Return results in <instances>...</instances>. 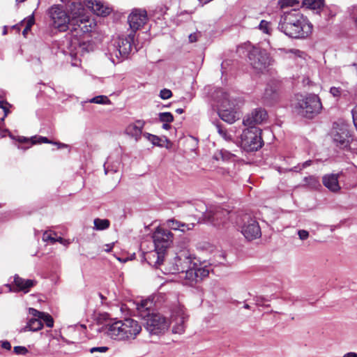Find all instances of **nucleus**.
I'll list each match as a JSON object with an SVG mask.
<instances>
[{"label":"nucleus","mask_w":357,"mask_h":357,"mask_svg":"<svg viewBox=\"0 0 357 357\" xmlns=\"http://www.w3.org/2000/svg\"><path fill=\"white\" fill-rule=\"evenodd\" d=\"M50 26L60 32L70 30L68 49L70 54L77 56L89 52L90 45L84 40V36L95 26L93 20L86 15L84 6L79 1H73L68 11L61 5H53L47 10Z\"/></svg>","instance_id":"nucleus-1"},{"label":"nucleus","mask_w":357,"mask_h":357,"mask_svg":"<svg viewBox=\"0 0 357 357\" xmlns=\"http://www.w3.org/2000/svg\"><path fill=\"white\" fill-rule=\"evenodd\" d=\"M278 29L293 38H305L312 32L313 26L299 10L291 9L281 17Z\"/></svg>","instance_id":"nucleus-2"},{"label":"nucleus","mask_w":357,"mask_h":357,"mask_svg":"<svg viewBox=\"0 0 357 357\" xmlns=\"http://www.w3.org/2000/svg\"><path fill=\"white\" fill-rule=\"evenodd\" d=\"M107 335L112 340L132 342L142 331L141 324L131 318L117 320L106 326Z\"/></svg>","instance_id":"nucleus-3"},{"label":"nucleus","mask_w":357,"mask_h":357,"mask_svg":"<svg viewBox=\"0 0 357 357\" xmlns=\"http://www.w3.org/2000/svg\"><path fill=\"white\" fill-rule=\"evenodd\" d=\"M173 234L165 229L158 227L153 234L155 250L146 255V260L150 265L156 268L160 266L165 259L166 252L173 243Z\"/></svg>","instance_id":"nucleus-4"},{"label":"nucleus","mask_w":357,"mask_h":357,"mask_svg":"<svg viewBox=\"0 0 357 357\" xmlns=\"http://www.w3.org/2000/svg\"><path fill=\"white\" fill-rule=\"evenodd\" d=\"M211 98L214 106L218 109L220 118L225 122L233 123L236 120V107L237 100L231 98L230 96L222 89H215L211 93Z\"/></svg>","instance_id":"nucleus-5"},{"label":"nucleus","mask_w":357,"mask_h":357,"mask_svg":"<svg viewBox=\"0 0 357 357\" xmlns=\"http://www.w3.org/2000/svg\"><path fill=\"white\" fill-rule=\"evenodd\" d=\"M294 109L303 116L311 119L319 114L322 108L320 98L315 94H297Z\"/></svg>","instance_id":"nucleus-6"},{"label":"nucleus","mask_w":357,"mask_h":357,"mask_svg":"<svg viewBox=\"0 0 357 357\" xmlns=\"http://www.w3.org/2000/svg\"><path fill=\"white\" fill-rule=\"evenodd\" d=\"M135 34L130 33L126 36H120L109 46V59L116 64L128 57L132 50Z\"/></svg>","instance_id":"nucleus-7"},{"label":"nucleus","mask_w":357,"mask_h":357,"mask_svg":"<svg viewBox=\"0 0 357 357\" xmlns=\"http://www.w3.org/2000/svg\"><path fill=\"white\" fill-rule=\"evenodd\" d=\"M261 132V129L256 126L245 129L241 136V148L248 152L255 151L260 149L263 145Z\"/></svg>","instance_id":"nucleus-8"},{"label":"nucleus","mask_w":357,"mask_h":357,"mask_svg":"<svg viewBox=\"0 0 357 357\" xmlns=\"http://www.w3.org/2000/svg\"><path fill=\"white\" fill-rule=\"evenodd\" d=\"M248 52L249 63L257 71H262L271 64L272 59L266 50L248 46Z\"/></svg>","instance_id":"nucleus-9"},{"label":"nucleus","mask_w":357,"mask_h":357,"mask_svg":"<svg viewBox=\"0 0 357 357\" xmlns=\"http://www.w3.org/2000/svg\"><path fill=\"white\" fill-rule=\"evenodd\" d=\"M192 264L190 255L186 252H181L174 257L172 261L166 264L162 272L165 274H181L185 268H188Z\"/></svg>","instance_id":"nucleus-10"},{"label":"nucleus","mask_w":357,"mask_h":357,"mask_svg":"<svg viewBox=\"0 0 357 357\" xmlns=\"http://www.w3.org/2000/svg\"><path fill=\"white\" fill-rule=\"evenodd\" d=\"M169 321L160 314H151L146 319V329L153 335L165 333L169 328Z\"/></svg>","instance_id":"nucleus-11"},{"label":"nucleus","mask_w":357,"mask_h":357,"mask_svg":"<svg viewBox=\"0 0 357 357\" xmlns=\"http://www.w3.org/2000/svg\"><path fill=\"white\" fill-rule=\"evenodd\" d=\"M148 20L147 13L143 9H134L128 17V22L132 33L140 29Z\"/></svg>","instance_id":"nucleus-12"},{"label":"nucleus","mask_w":357,"mask_h":357,"mask_svg":"<svg viewBox=\"0 0 357 357\" xmlns=\"http://www.w3.org/2000/svg\"><path fill=\"white\" fill-rule=\"evenodd\" d=\"M246 220L241 227V233L248 241H252L259 238L261 235V228L257 220L245 216Z\"/></svg>","instance_id":"nucleus-13"},{"label":"nucleus","mask_w":357,"mask_h":357,"mask_svg":"<svg viewBox=\"0 0 357 357\" xmlns=\"http://www.w3.org/2000/svg\"><path fill=\"white\" fill-rule=\"evenodd\" d=\"M188 319V315L183 307L176 308L171 317L170 323L173 324V332L174 333H182L185 330V323Z\"/></svg>","instance_id":"nucleus-14"},{"label":"nucleus","mask_w":357,"mask_h":357,"mask_svg":"<svg viewBox=\"0 0 357 357\" xmlns=\"http://www.w3.org/2000/svg\"><path fill=\"white\" fill-rule=\"evenodd\" d=\"M333 141L341 149L347 148L350 142L351 135L347 127L342 125L333 134Z\"/></svg>","instance_id":"nucleus-15"},{"label":"nucleus","mask_w":357,"mask_h":357,"mask_svg":"<svg viewBox=\"0 0 357 357\" xmlns=\"http://www.w3.org/2000/svg\"><path fill=\"white\" fill-rule=\"evenodd\" d=\"M267 118V113L261 108L255 109L250 114H248L243 121L245 126L251 127L263 123Z\"/></svg>","instance_id":"nucleus-16"},{"label":"nucleus","mask_w":357,"mask_h":357,"mask_svg":"<svg viewBox=\"0 0 357 357\" xmlns=\"http://www.w3.org/2000/svg\"><path fill=\"white\" fill-rule=\"evenodd\" d=\"M200 206L203 209L200 211V212L203 214V217L213 222L215 225H219L220 223L219 222V220L220 222H222V217L225 218L229 214L228 211L222 210L220 208H217L214 211H208L203 203H200Z\"/></svg>","instance_id":"nucleus-17"},{"label":"nucleus","mask_w":357,"mask_h":357,"mask_svg":"<svg viewBox=\"0 0 357 357\" xmlns=\"http://www.w3.org/2000/svg\"><path fill=\"white\" fill-rule=\"evenodd\" d=\"M137 314L144 319H147L151 314H153V300H142L136 303Z\"/></svg>","instance_id":"nucleus-18"},{"label":"nucleus","mask_w":357,"mask_h":357,"mask_svg":"<svg viewBox=\"0 0 357 357\" xmlns=\"http://www.w3.org/2000/svg\"><path fill=\"white\" fill-rule=\"evenodd\" d=\"M146 122L144 120H137L128 125L125 132L126 135L134 138L136 142H138L141 139L142 135H143L142 130Z\"/></svg>","instance_id":"nucleus-19"},{"label":"nucleus","mask_w":357,"mask_h":357,"mask_svg":"<svg viewBox=\"0 0 357 357\" xmlns=\"http://www.w3.org/2000/svg\"><path fill=\"white\" fill-rule=\"evenodd\" d=\"M84 1L86 6L97 15L107 16L112 11L111 8L105 6L100 0H84Z\"/></svg>","instance_id":"nucleus-20"},{"label":"nucleus","mask_w":357,"mask_h":357,"mask_svg":"<svg viewBox=\"0 0 357 357\" xmlns=\"http://www.w3.org/2000/svg\"><path fill=\"white\" fill-rule=\"evenodd\" d=\"M180 278H184L183 284L185 285L193 286L194 284L199 282L196 270L194 266L191 267V266L181 273Z\"/></svg>","instance_id":"nucleus-21"},{"label":"nucleus","mask_w":357,"mask_h":357,"mask_svg":"<svg viewBox=\"0 0 357 357\" xmlns=\"http://www.w3.org/2000/svg\"><path fill=\"white\" fill-rule=\"evenodd\" d=\"M36 282L33 280H25L18 275L14 277V284L17 288L16 291H21L24 293L29 291L30 289L36 284Z\"/></svg>","instance_id":"nucleus-22"},{"label":"nucleus","mask_w":357,"mask_h":357,"mask_svg":"<svg viewBox=\"0 0 357 357\" xmlns=\"http://www.w3.org/2000/svg\"><path fill=\"white\" fill-rule=\"evenodd\" d=\"M28 312L32 317H37L40 318L41 322H45L48 328H52L54 326V319L50 314L38 311L33 307H29L28 309Z\"/></svg>","instance_id":"nucleus-23"},{"label":"nucleus","mask_w":357,"mask_h":357,"mask_svg":"<svg viewBox=\"0 0 357 357\" xmlns=\"http://www.w3.org/2000/svg\"><path fill=\"white\" fill-rule=\"evenodd\" d=\"M338 174H327L323 177V184L326 188L333 192H337L340 189L338 183Z\"/></svg>","instance_id":"nucleus-24"},{"label":"nucleus","mask_w":357,"mask_h":357,"mask_svg":"<svg viewBox=\"0 0 357 357\" xmlns=\"http://www.w3.org/2000/svg\"><path fill=\"white\" fill-rule=\"evenodd\" d=\"M167 225L171 229L181 231L182 232L191 230L195 227L194 223L185 224L175 219L168 220L167 221Z\"/></svg>","instance_id":"nucleus-25"},{"label":"nucleus","mask_w":357,"mask_h":357,"mask_svg":"<svg viewBox=\"0 0 357 357\" xmlns=\"http://www.w3.org/2000/svg\"><path fill=\"white\" fill-rule=\"evenodd\" d=\"M278 87L275 84H268L262 97L266 104H272L278 98Z\"/></svg>","instance_id":"nucleus-26"},{"label":"nucleus","mask_w":357,"mask_h":357,"mask_svg":"<svg viewBox=\"0 0 357 357\" xmlns=\"http://www.w3.org/2000/svg\"><path fill=\"white\" fill-rule=\"evenodd\" d=\"M348 83H342L340 86H332L330 89V93L335 98L340 99V98H347L350 95V91L348 89Z\"/></svg>","instance_id":"nucleus-27"},{"label":"nucleus","mask_w":357,"mask_h":357,"mask_svg":"<svg viewBox=\"0 0 357 357\" xmlns=\"http://www.w3.org/2000/svg\"><path fill=\"white\" fill-rule=\"evenodd\" d=\"M43 327V324L41 322L40 319L37 317H33L29 319L26 326H24L21 330V332L33 331L36 332L40 331Z\"/></svg>","instance_id":"nucleus-28"},{"label":"nucleus","mask_w":357,"mask_h":357,"mask_svg":"<svg viewBox=\"0 0 357 357\" xmlns=\"http://www.w3.org/2000/svg\"><path fill=\"white\" fill-rule=\"evenodd\" d=\"M213 158L217 161H234L236 155L227 150L221 149L214 153Z\"/></svg>","instance_id":"nucleus-29"},{"label":"nucleus","mask_w":357,"mask_h":357,"mask_svg":"<svg viewBox=\"0 0 357 357\" xmlns=\"http://www.w3.org/2000/svg\"><path fill=\"white\" fill-rule=\"evenodd\" d=\"M143 137L149 141L153 145L159 147H164L165 146V143H169V140L166 137L162 139L157 135L149 132H144Z\"/></svg>","instance_id":"nucleus-30"},{"label":"nucleus","mask_w":357,"mask_h":357,"mask_svg":"<svg viewBox=\"0 0 357 357\" xmlns=\"http://www.w3.org/2000/svg\"><path fill=\"white\" fill-rule=\"evenodd\" d=\"M303 7L319 13L324 6V0H303Z\"/></svg>","instance_id":"nucleus-31"},{"label":"nucleus","mask_w":357,"mask_h":357,"mask_svg":"<svg viewBox=\"0 0 357 357\" xmlns=\"http://www.w3.org/2000/svg\"><path fill=\"white\" fill-rule=\"evenodd\" d=\"M43 240L45 242L50 243L51 244H54L56 242H59L62 244H64L66 240H64L61 236H57V234L52 231H46L43 234Z\"/></svg>","instance_id":"nucleus-32"},{"label":"nucleus","mask_w":357,"mask_h":357,"mask_svg":"<svg viewBox=\"0 0 357 357\" xmlns=\"http://www.w3.org/2000/svg\"><path fill=\"white\" fill-rule=\"evenodd\" d=\"M94 228L96 230H104L107 229L110 225V222L107 219L96 218L93 221Z\"/></svg>","instance_id":"nucleus-33"},{"label":"nucleus","mask_w":357,"mask_h":357,"mask_svg":"<svg viewBox=\"0 0 357 357\" xmlns=\"http://www.w3.org/2000/svg\"><path fill=\"white\" fill-rule=\"evenodd\" d=\"M91 103H96V104H100V105H109L111 104L110 100L106 96H98L96 97L92 98L89 100Z\"/></svg>","instance_id":"nucleus-34"},{"label":"nucleus","mask_w":357,"mask_h":357,"mask_svg":"<svg viewBox=\"0 0 357 357\" xmlns=\"http://www.w3.org/2000/svg\"><path fill=\"white\" fill-rule=\"evenodd\" d=\"M158 117L160 121L162 123H172L174 121L172 114L168 112L159 113Z\"/></svg>","instance_id":"nucleus-35"},{"label":"nucleus","mask_w":357,"mask_h":357,"mask_svg":"<svg viewBox=\"0 0 357 357\" xmlns=\"http://www.w3.org/2000/svg\"><path fill=\"white\" fill-rule=\"evenodd\" d=\"M298 3L299 0H279L278 4L282 9L289 6H293Z\"/></svg>","instance_id":"nucleus-36"},{"label":"nucleus","mask_w":357,"mask_h":357,"mask_svg":"<svg viewBox=\"0 0 357 357\" xmlns=\"http://www.w3.org/2000/svg\"><path fill=\"white\" fill-rule=\"evenodd\" d=\"M34 23L35 19L33 14L28 16L21 22V24L24 27H26V29H31Z\"/></svg>","instance_id":"nucleus-37"},{"label":"nucleus","mask_w":357,"mask_h":357,"mask_svg":"<svg viewBox=\"0 0 357 357\" xmlns=\"http://www.w3.org/2000/svg\"><path fill=\"white\" fill-rule=\"evenodd\" d=\"M193 266H195V264ZM194 268L196 270V273H197L199 281L207 277L209 274V271L205 268H198L196 266H194Z\"/></svg>","instance_id":"nucleus-38"},{"label":"nucleus","mask_w":357,"mask_h":357,"mask_svg":"<svg viewBox=\"0 0 357 357\" xmlns=\"http://www.w3.org/2000/svg\"><path fill=\"white\" fill-rule=\"evenodd\" d=\"M216 128L219 135L225 140L229 141L231 139L230 135L227 133V130L224 129L220 125L217 124Z\"/></svg>","instance_id":"nucleus-39"},{"label":"nucleus","mask_w":357,"mask_h":357,"mask_svg":"<svg viewBox=\"0 0 357 357\" xmlns=\"http://www.w3.org/2000/svg\"><path fill=\"white\" fill-rule=\"evenodd\" d=\"M259 28L264 33L268 34L270 33V23L266 20H261Z\"/></svg>","instance_id":"nucleus-40"},{"label":"nucleus","mask_w":357,"mask_h":357,"mask_svg":"<svg viewBox=\"0 0 357 357\" xmlns=\"http://www.w3.org/2000/svg\"><path fill=\"white\" fill-rule=\"evenodd\" d=\"M306 183L311 185L312 188H317L320 185L319 181L317 178L314 176H310L308 178H305Z\"/></svg>","instance_id":"nucleus-41"},{"label":"nucleus","mask_w":357,"mask_h":357,"mask_svg":"<svg viewBox=\"0 0 357 357\" xmlns=\"http://www.w3.org/2000/svg\"><path fill=\"white\" fill-rule=\"evenodd\" d=\"M13 351L17 355H26L29 353V350L26 347L23 346L14 347Z\"/></svg>","instance_id":"nucleus-42"},{"label":"nucleus","mask_w":357,"mask_h":357,"mask_svg":"<svg viewBox=\"0 0 357 357\" xmlns=\"http://www.w3.org/2000/svg\"><path fill=\"white\" fill-rule=\"evenodd\" d=\"M172 96V92L167 89H163L160 91V97L162 100H167Z\"/></svg>","instance_id":"nucleus-43"},{"label":"nucleus","mask_w":357,"mask_h":357,"mask_svg":"<svg viewBox=\"0 0 357 357\" xmlns=\"http://www.w3.org/2000/svg\"><path fill=\"white\" fill-rule=\"evenodd\" d=\"M31 144H41V143H52L47 137H39L38 138L34 137L33 139H31Z\"/></svg>","instance_id":"nucleus-44"},{"label":"nucleus","mask_w":357,"mask_h":357,"mask_svg":"<svg viewBox=\"0 0 357 357\" xmlns=\"http://www.w3.org/2000/svg\"><path fill=\"white\" fill-rule=\"evenodd\" d=\"M109 350V347H92L89 349V351L91 353V354H93L95 352H100V353H105L107 352V351Z\"/></svg>","instance_id":"nucleus-45"},{"label":"nucleus","mask_w":357,"mask_h":357,"mask_svg":"<svg viewBox=\"0 0 357 357\" xmlns=\"http://www.w3.org/2000/svg\"><path fill=\"white\" fill-rule=\"evenodd\" d=\"M8 105H9V104L6 102V101H3V100H0V107L3 110L4 112V116L2 119V120H3V119L9 113V110H8Z\"/></svg>","instance_id":"nucleus-46"},{"label":"nucleus","mask_w":357,"mask_h":357,"mask_svg":"<svg viewBox=\"0 0 357 357\" xmlns=\"http://www.w3.org/2000/svg\"><path fill=\"white\" fill-rule=\"evenodd\" d=\"M202 36L201 32L197 31L189 35V41L190 43L196 42L198 38Z\"/></svg>","instance_id":"nucleus-47"},{"label":"nucleus","mask_w":357,"mask_h":357,"mask_svg":"<svg viewBox=\"0 0 357 357\" xmlns=\"http://www.w3.org/2000/svg\"><path fill=\"white\" fill-rule=\"evenodd\" d=\"M299 238L302 241L306 240L309 237V232L304 229L298 231Z\"/></svg>","instance_id":"nucleus-48"},{"label":"nucleus","mask_w":357,"mask_h":357,"mask_svg":"<svg viewBox=\"0 0 357 357\" xmlns=\"http://www.w3.org/2000/svg\"><path fill=\"white\" fill-rule=\"evenodd\" d=\"M0 345L3 349L6 350L10 351L11 349V344L7 340L0 341Z\"/></svg>","instance_id":"nucleus-49"},{"label":"nucleus","mask_w":357,"mask_h":357,"mask_svg":"<svg viewBox=\"0 0 357 357\" xmlns=\"http://www.w3.org/2000/svg\"><path fill=\"white\" fill-rule=\"evenodd\" d=\"M311 163H312L311 160H307V161H305V162H303L302 164V167L298 168L297 167H294V171L298 172V171H299V170H301V169H302L303 168H305V167L310 166L311 165Z\"/></svg>","instance_id":"nucleus-50"},{"label":"nucleus","mask_w":357,"mask_h":357,"mask_svg":"<svg viewBox=\"0 0 357 357\" xmlns=\"http://www.w3.org/2000/svg\"><path fill=\"white\" fill-rule=\"evenodd\" d=\"M104 168H105V174H107L109 171H111L112 172H117V168L116 167H115V168L112 167L111 169H109L108 162L105 163Z\"/></svg>","instance_id":"nucleus-51"},{"label":"nucleus","mask_w":357,"mask_h":357,"mask_svg":"<svg viewBox=\"0 0 357 357\" xmlns=\"http://www.w3.org/2000/svg\"><path fill=\"white\" fill-rule=\"evenodd\" d=\"M343 357H357V354L355 352H349L345 354Z\"/></svg>","instance_id":"nucleus-52"},{"label":"nucleus","mask_w":357,"mask_h":357,"mask_svg":"<svg viewBox=\"0 0 357 357\" xmlns=\"http://www.w3.org/2000/svg\"><path fill=\"white\" fill-rule=\"evenodd\" d=\"M113 245L112 244H107L105 245L104 250L107 252H109L112 249Z\"/></svg>","instance_id":"nucleus-53"},{"label":"nucleus","mask_w":357,"mask_h":357,"mask_svg":"<svg viewBox=\"0 0 357 357\" xmlns=\"http://www.w3.org/2000/svg\"><path fill=\"white\" fill-rule=\"evenodd\" d=\"M171 128L170 123H163L162 128L165 130H169Z\"/></svg>","instance_id":"nucleus-54"},{"label":"nucleus","mask_w":357,"mask_h":357,"mask_svg":"<svg viewBox=\"0 0 357 357\" xmlns=\"http://www.w3.org/2000/svg\"><path fill=\"white\" fill-rule=\"evenodd\" d=\"M303 84H308L309 82H310V80H309V78H305V77H303V80H302Z\"/></svg>","instance_id":"nucleus-55"},{"label":"nucleus","mask_w":357,"mask_h":357,"mask_svg":"<svg viewBox=\"0 0 357 357\" xmlns=\"http://www.w3.org/2000/svg\"><path fill=\"white\" fill-rule=\"evenodd\" d=\"M31 29H26V27H24L23 31H22V34L24 36L26 37V34L28 33V32L30 31Z\"/></svg>","instance_id":"nucleus-56"},{"label":"nucleus","mask_w":357,"mask_h":357,"mask_svg":"<svg viewBox=\"0 0 357 357\" xmlns=\"http://www.w3.org/2000/svg\"><path fill=\"white\" fill-rule=\"evenodd\" d=\"M54 144L58 145L59 148H63V147L66 146V144L59 143V142H54Z\"/></svg>","instance_id":"nucleus-57"},{"label":"nucleus","mask_w":357,"mask_h":357,"mask_svg":"<svg viewBox=\"0 0 357 357\" xmlns=\"http://www.w3.org/2000/svg\"><path fill=\"white\" fill-rule=\"evenodd\" d=\"M296 55H298V56H301V54L303 52H301L300 50H295L293 51Z\"/></svg>","instance_id":"nucleus-58"},{"label":"nucleus","mask_w":357,"mask_h":357,"mask_svg":"<svg viewBox=\"0 0 357 357\" xmlns=\"http://www.w3.org/2000/svg\"><path fill=\"white\" fill-rule=\"evenodd\" d=\"M184 110L182 108H178L176 109V112L178 114H182L183 113Z\"/></svg>","instance_id":"nucleus-59"},{"label":"nucleus","mask_w":357,"mask_h":357,"mask_svg":"<svg viewBox=\"0 0 357 357\" xmlns=\"http://www.w3.org/2000/svg\"><path fill=\"white\" fill-rule=\"evenodd\" d=\"M26 141H29V139H26V138H25V137H20V138L19 139V142H26Z\"/></svg>","instance_id":"nucleus-60"},{"label":"nucleus","mask_w":357,"mask_h":357,"mask_svg":"<svg viewBox=\"0 0 357 357\" xmlns=\"http://www.w3.org/2000/svg\"><path fill=\"white\" fill-rule=\"evenodd\" d=\"M7 33V28L6 26H4L3 31V35H6Z\"/></svg>","instance_id":"nucleus-61"},{"label":"nucleus","mask_w":357,"mask_h":357,"mask_svg":"<svg viewBox=\"0 0 357 357\" xmlns=\"http://www.w3.org/2000/svg\"><path fill=\"white\" fill-rule=\"evenodd\" d=\"M244 307H245V309H249V308H250V306H249V305H248V304H245V305H244Z\"/></svg>","instance_id":"nucleus-62"},{"label":"nucleus","mask_w":357,"mask_h":357,"mask_svg":"<svg viewBox=\"0 0 357 357\" xmlns=\"http://www.w3.org/2000/svg\"><path fill=\"white\" fill-rule=\"evenodd\" d=\"M17 2H24L25 0H16Z\"/></svg>","instance_id":"nucleus-63"},{"label":"nucleus","mask_w":357,"mask_h":357,"mask_svg":"<svg viewBox=\"0 0 357 357\" xmlns=\"http://www.w3.org/2000/svg\"><path fill=\"white\" fill-rule=\"evenodd\" d=\"M0 293H1V291H0Z\"/></svg>","instance_id":"nucleus-64"}]
</instances>
